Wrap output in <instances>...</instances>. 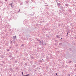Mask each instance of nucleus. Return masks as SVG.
<instances>
[{"label": "nucleus", "mask_w": 76, "mask_h": 76, "mask_svg": "<svg viewBox=\"0 0 76 76\" xmlns=\"http://www.w3.org/2000/svg\"><path fill=\"white\" fill-rule=\"evenodd\" d=\"M21 46H23V44H22V45H21Z\"/></svg>", "instance_id": "12"}, {"label": "nucleus", "mask_w": 76, "mask_h": 76, "mask_svg": "<svg viewBox=\"0 0 76 76\" xmlns=\"http://www.w3.org/2000/svg\"><path fill=\"white\" fill-rule=\"evenodd\" d=\"M56 75H57V73H56Z\"/></svg>", "instance_id": "15"}, {"label": "nucleus", "mask_w": 76, "mask_h": 76, "mask_svg": "<svg viewBox=\"0 0 76 76\" xmlns=\"http://www.w3.org/2000/svg\"><path fill=\"white\" fill-rule=\"evenodd\" d=\"M56 37L57 38H59V37L58 36H57Z\"/></svg>", "instance_id": "7"}, {"label": "nucleus", "mask_w": 76, "mask_h": 76, "mask_svg": "<svg viewBox=\"0 0 76 76\" xmlns=\"http://www.w3.org/2000/svg\"><path fill=\"white\" fill-rule=\"evenodd\" d=\"M21 73H22L23 75V72H21Z\"/></svg>", "instance_id": "10"}, {"label": "nucleus", "mask_w": 76, "mask_h": 76, "mask_svg": "<svg viewBox=\"0 0 76 76\" xmlns=\"http://www.w3.org/2000/svg\"><path fill=\"white\" fill-rule=\"evenodd\" d=\"M20 12V10H19L18 11V12Z\"/></svg>", "instance_id": "14"}, {"label": "nucleus", "mask_w": 76, "mask_h": 76, "mask_svg": "<svg viewBox=\"0 0 76 76\" xmlns=\"http://www.w3.org/2000/svg\"><path fill=\"white\" fill-rule=\"evenodd\" d=\"M69 63H72V61H69Z\"/></svg>", "instance_id": "5"}, {"label": "nucleus", "mask_w": 76, "mask_h": 76, "mask_svg": "<svg viewBox=\"0 0 76 76\" xmlns=\"http://www.w3.org/2000/svg\"><path fill=\"white\" fill-rule=\"evenodd\" d=\"M58 5L59 6H60V5H61V4L60 3H58Z\"/></svg>", "instance_id": "4"}, {"label": "nucleus", "mask_w": 76, "mask_h": 76, "mask_svg": "<svg viewBox=\"0 0 76 76\" xmlns=\"http://www.w3.org/2000/svg\"><path fill=\"white\" fill-rule=\"evenodd\" d=\"M5 1H7V0H5Z\"/></svg>", "instance_id": "17"}, {"label": "nucleus", "mask_w": 76, "mask_h": 76, "mask_svg": "<svg viewBox=\"0 0 76 76\" xmlns=\"http://www.w3.org/2000/svg\"><path fill=\"white\" fill-rule=\"evenodd\" d=\"M16 36H14L13 39H14V40L15 41L16 39Z\"/></svg>", "instance_id": "2"}, {"label": "nucleus", "mask_w": 76, "mask_h": 76, "mask_svg": "<svg viewBox=\"0 0 76 76\" xmlns=\"http://www.w3.org/2000/svg\"><path fill=\"white\" fill-rule=\"evenodd\" d=\"M67 34L68 35V32H67Z\"/></svg>", "instance_id": "16"}, {"label": "nucleus", "mask_w": 76, "mask_h": 76, "mask_svg": "<svg viewBox=\"0 0 76 76\" xmlns=\"http://www.w3.org/2000/svg\"><path fill=\"white\" fill-rule=\"evenodd\" d=\"M29 74H28L27 75H26L25 76H29Z\"/></svg>", "instance_id": "9"}, {"label": "nucleus", "mask_w": 76, "mask_h": 76, "mask_svg": "<svg viewBox=\"0 0 76 76\" xmlns=\"http://www.w3.org/2000/svg\"><path fill=\"white\" fill-rule=\"evenodd\" d=\"M10 6L11 5V6H12V4H10Z\"/></svg>", "instance_id": "13"}, {"label": "nucleus", "mask_w": 76, "mask_h": 76, "mask_svg": "<svg viewBox=\"0 0 76 76\" xmlns=\"http://www.w3.org/2000/svg\"><path fill=\"white\" fill-rule=\"evenodd\" d=\"M39 61H40V62H41V63H42V60H40Z\"/></svg>", "instance_id": "6"}, {"label": "nucleus", "mask_w": 76, "mask_h": 76, "mask_svg": "<svg viewBox=\"0 0 76 76\" xmlns=\"http://www.w3.org/2000/svg\"><path fill=\"white\" fill-rule=\"evenodd\" d=\"M43 42V41L42 40L41 41L39 40V43L40 45L41 44H42Z\"/></svg>", "instance_id": "1"}, {"label": "nucleus", "mask_w": 76, "mask_h": 76, "mask_svg": "<svg viewBox=\"0 0 76 76\" xmlns=\"http://www.w3.org/2000/svg\"><path fill=\"white\" fill-rule=\"evenodd\" d=\"M61 39H62V38H61Z\"/></svg>", "instance_id": "18"}, {"label": "nucleus", "mask_w": 76, "mask_h": 76, "mask_svg": "<svg viewBox=\"0 0 76 76\" xmlns=\"http://www.w3.org/2000/svg\"><path fill=\"white\" fill-rule=\"evenodd\" d=\"M57 76H58L57 75Z\"/></svg>", "instance_id": "19"}, {"label": "nucleus", "mask_w": 76, "mask_h": 76, "mask_svg": "<svg viewBox=\"0 0 76 76\" xmlns=\"http://www.w3.org/2000/svg\"><path fill=\"white\" fill-rule=\"evenodd\" d=\"M68 76H70V74H68Z\"/></svg>", "instance_id": "8"}, {"label": "nucleus", "mask_w": 76, "mask_h": 76, "mask_svg": "<svg viewBox=\"0 0 76 76\" xmlns=\"http://www.w3.org/2000/svg\"><path fill=\"white\" fill-rule=\"evenodd\" d=\"M65 6H66V7H67V6H68V4H65Z\"/></svg>", "instance_id": "3"}, {"label": "nucleus", "mask_w": 76, "mask_h": 76, "mask_svg": "<svg viewBox=\"0 0 76 76\" xmlns=\"http://www.w3.org/2000/svg\"><path fill=\"white\" fill-rule=\"evenodd\" d=\"M9 51V49H8L7 50V51Z\"/></svg>", "instance_id": "11"}]
</instances>
